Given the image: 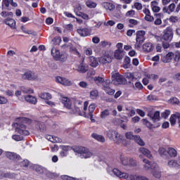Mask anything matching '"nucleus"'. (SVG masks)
I'll list each match as a JSON object with an SVG mask.
<instances>
[{
    "label": "nucleus",
    "instance_id": "obj_1",
    "mask_svg": "<svg viewBox=\"0 0 180 180\" xmlns=\"http://www.w3.org/2000/svg\"><path fill=\"white\" fill-rule=\"evenodd\" d=\"M111 82L112 84H114V85H126V84H127L126 78L119 74L117 70L111 72Z\"/></svg>",
    "mask_w": 180,
    "mask_h": 180
},
{
    "label": "nucleus",
    "instance_id": "obj_2",
    "mask_svg": "<svg viewBox=\"0 0 180 180\" xmlns=\"http://www.w3.org/2000/svg\"><path fill=\"white\" fill-rule=\"evenodd\" d=\"M95 104H91L89 106V114H86V110L88 109V101H85L84 103V114L83 116H84V117H90V120L91 121L92 123H95V119H94V115L92 113H94V112H95Z\"/></svg>",
    "mask_w": 180,
    "mask_h": 180
},
{
    "label": "nucleus",
    "instance_id": "obj_3",
    "mask_svg": "<svg viewBox=\"0 0 180 180\" xmlns=\"http://www.w3.org/2000/svg\"><path fill=\"white\" fill-rule=\"evenodd\" d=\"M120 161L122 165H124L125 167H129V168H134V167H137V162H136L133 158H129L121 155Z\"/></svg>",
    "mask_w": 180,
    "mask_h": 180
},
{
    "label": "nucleus",
    "instance_id": "obj_4",
    "mask_svg": "<svg viewBox=\"0 0 180 180\" xmlns=\"http://www.w3.org/2000/svg\"><path fill=\"white\" fill-rule=\"evenodd\" d=\"M51 55L56 61H65L67 60V54L60 53V51L56 48H52Z\"/></svg>",
    "mask_w": 180,
    "mask_h": 180
},
{
    "label": "nucleus",
    "instance_id": "obj_5",
    "mask_svg": "<svg viewBox=\"0 0 180 180\" xmlns=\"http://www.w3.org/2000/svg\"><path fill=\"white\" fill-rule=\"evenodd\" d=\"M77 153L80 154L81 158H91L94 155L92 152L85 147L79 146L76 150Z\"/></svg>",
    "mask_w": 180,
    "mask_h": 180
},
{
    "label": "nucleus",
    "instance_id": "obj_6",
    "mask_svg": "<svg viewBox=\"0 0 180 180\" xmlns=\"http://www.w3.org/2000/svg\"><path fill=\"white\" fill-rule=\"evenodd\" d=\"M146 32L143 30L137 31L136 32V47L138 49H140L141 47V45L144 43V41L146 40Z\"/></svg>",
    "mask_w": 180,
    "mask_h": 180
},
{
    "label": "nucleus",
    "instance_id": "obj_7",
    "mask_svg": "<svg viewBox=\"0 0 180 180\" xmlns=\"http://www.w3.org/2000/svg\"><path fill=\"white\" fill-rule=\"evenodd\" d=\"M172 37H174V30L172 27H167L163 31L162 39L163 40H165V41H169L172 40Z\"/></svg>",
    "mask_w": 180,
    "mask_h": 180
},
{
    "label": "nucleus",
    "instance_id": "obj_8",
    "mask_svg": "<svg viewBox=\"0 0 180 180\" xmlns=\"http://www.w3.org/2000/svg\"><path fill=\"white\" fill-rule=\"evenodd\" d=\"M22 78L23 79H27L28 81H36V79H39V75L37 73L29 70L22 75Z\"/></svg>",
    "mask_w": 180,
    "mask_h": 180
},
{
    "label": "nucleus",
    "instance_id": "obj_9",
    "mask_svg": "<svg viewBox=\"0 0 180 180\" xmlns=\"http://www.w3.org/2000/svg\"><path fill=\"white\" fill-rule=\"evenodd\" d=\"M143 162H144L143 168L146 171H148V169H154L155 168H157V163L154 162H149L147 159H143Z\"/></svg>",
    "mask_w": 180,
    "mask_h": 180
},
{
    "label": "nucleus",
    "instance_id": "obj_10",
    "mask_svg": "<svg viewBox=\"0 0 180 180\" xmlns=\"http://www.w3.org/2000/svg\"><path fill=\"white\" fill-rule=\"evenodd\" d=\"M77 33H78L81 37H86V36H91V30L80 27L77 30Z\"/></svg>",
    "mask_w": 180,
    "mask_h": 180
},
{
    "label": "nucleus",
    "instance_id": "obj_11",
    "mask_svg": "<svg viewBox=\"0 0 180 180\" xmlns=\"http://www.w3.org/2000/svg\"><path fill=\"white\" fill-rule=\"evenodd\" d=\"M15 131L19 133V134H22V136H29L30 134L29 131L26 130V126H25L23 124L18 125V127L15 128Z\"/></svg>",
    "mask_w": 180,
    "mask_h": 180
},
{
    "label": "nucleus",
    "instance_id": "obj_12",
    "mask_svg": "<svg viewBox=\"0 0 180 180\" xmlns=\"http://www.w3.org/2000/svg\"><path fill=\"white\" fill-rule=\"evenodd\" d=\"M56 82H58L59 84H61L65 86H71V85H72V82H71V80L68 79L65 77H57L56 78Z\"/></svg>",
    "mask_w": 180,
    "mask_h": 180
},
{
    "label": "nucleus",
    "instance_id": "obj_13",
    "mask_svg": "<svg viewBox=\"0 0 180 180\" xmlns=\"http://www.w3.org/2000/svg\"><path fill=\"white\" fill-rule=\"evenodd\" d=\"M112 172L114 175L118 178H122L123 179H127V178H129V174L127 173H123L117 169H113Z\"/></svg>",
    "mask_w": 180,
    "mask_h": 180
},
{
    "label": "nucleus",
    "instance_id": "obj_14",
    "mask_svg": "<svg viewBox=\"0 0 180 180\" xmlns=\"http://www.w3.org/2000/svg\"><path fill=\"white\" fill-rule=\"evenodd\" d=\"M35 129L37 131H40L41 133H44L46 131V124L40 121H37L35 122Z\"/></svg>",
    "mask_w": 180,
    "mask_h": 180
},
{
    "label": "nucleus",
    "instance_id": "obj_15",
    "mask_svg": "<svg viewBox=\"0 0 180 180\" xmlns=\"http://www.w3.org/2000/svg\"><path fill=\"white\" fill-rule=\"evenodd\" d=\"M148 117H150L154 123L160 122V111H156L154 114L152 112L148 113Z\"/></svg>",
    "mask_w": 180,
    "mask_h": 180
},
{
    "label": "nucleus",
    "instance_id": "obj_16",
    "mask_svg": "<svg viewBox=\"0 0 180 180\" xmlns=\"http://www.w3.org/2000/svg\"><path fill=\"white\" fill-rule=\"evenodd\" d=\"M99 63L101 64H108L109 63H112V56H110V54H107L99 58Z\"/></svg>",
    "mask_w": 180,
    "mask_h": 180
},
{
    "label": "nucleus",
    "instance_id": "obj_17",
    "mask_svg": "<svg viewBox=\"0 0 180 180\" xmlns=\"http://www.w3.org/2000/svg\"><path fill=\"white\" fill-rule=\"evenodd\" d=\"M176 120H178V122L180 123V113L176 112L175 114H173L170 117V123L172 126L175 125L176 123Z\"/></svg>",
    "mask_w": 180,
    "mask_h": 180
},
{
    "label": "nucleus",
    "instance_id": "obj_18",
    "mask_svg": "<svg viewBox=\"0 0 180 180\" xmlns=\"http://www.w3.org/2000/svg\"><path fill=\"white\" fill-rule=\"evenodd\" d=\"M175 8H176V6L175 5V4L172 3L167 7H164L162 8V12H164V13H172V12L175 11Z\"/></svg>",
    "mask_w": 180,
    "mask_h": 180
},
{
    "label": "nucleus",
    "instance_id": "obj_19",
    "mask_svg": "<svg viewBox=\"0 0 180 180\" xmlns=\"http://www.w3.org/2000/svg\"><path fill=\"white\" fill-rule=\"evenodd\" d=\"M174 58V53L169 52L166 56H162L161 60L162 63H171Z\"/></svg>",
    "mask_w": 180,
    "mask_h": 180
},
{
    "label": "nucleus",
    "instance_id": "obj_20",
    "mask_svg": "<svg viewBox=\"0 0 180 180\" xmlns=\"http://www.w3.org/2000/svg\"><path fill=\"white\" fill-rule=\"evenodd\" d=\"M79 105H82V101H76L75 103V108L72 109L71 113H79V115H82V113H81V108L78 107Z\"/></svg>",
    "mask_w": 180,
    "mask_h": 180
},
{
    "label": "nucleus",
    "instance_id": "obj_21",
    "mask_svg": "<svg viewBox=\"0 0 180 180\" xmlns=\"http://www.w3.org/2000/svg\"><path fill=\"white\" fill-rule=\"evenodd\" d=\"M6 157H7L8 160H11L13 161L15 160H20V156H19V155L12 152H6Z\"/></svg>",
    "mask_w": 180,
    "mask_h": 180
},
{
    "label": "nucleus",
    "instance_id": "obj_22",
    "mask_svg": "<svg viewBox=\"0 0 180 180\" xmlns=\"http://www.w3.org/2000/svg\"><path fill=\"white\" fill-rule=\"evenodd\" d=\"M62 103H63L65 108H67V109H69V110H71L72 109L71 108V100L67 97H63L62 99Z\"/></svg>",
    "mask_w": 180,
    "mask_h": 180
},
{
    "label": "nucleus",
    "instance_id": "obj_23",
    "mask_svg": "<svg viewBox=\"0 0 180 180\" xmlns=\"http://www.w3.org/2000/svg\"><path fill=\"white\" fill-rule=\"evenodd\" d=\"M5 23L11 27V29H16V21L14 19L7 18L5 20Z\"/></svg>",
    "mask_w": 180,
    "mask_h": 180
},
{
    "label": "nucleus",
    "instance_id": "obj_24",
    "mask_svg": "<svg viewBox=\"0 0 180 180\" xmlns=\"http://www.w3.org/2000/svg\"><path fill=\"white\" fill-rule=\"evenodd\" d=\"M46 140L51 141V143H61L63 140L57 136H53L51 135H46Z\"/></svg>",
    "mask_w": 180,
    "mask_h": 180
},
{
    "label": "nucleus",
    "instance_id": "obj_25",
    "mask_svg": "<svg viewBox=\"0 0 180 180\" xmlns=\"http://www.w3.org/2000/svg\"><path fill=\"white\" fill-rule=\"evenodd\" d=\"M25 100L26 101V102L32 103V105H36L37 103V98L31 95L26 96L25 97Z\"/></svg>",
    "mask_w": 180,
    "mask_h": 180
},
{
    "label": "nucleus",
    "instance_id": "obj_26",
    "mask_svg": "<svg viewBox=\"0 0 180 180\" xmlns=\"http://www.w3.org/2000/svg\"><path fill=\"white\" fill-rule=\"evenodd\" d=\"M168 165L170 168H180V162L178 160H171L168 162Z\"/></svg>",
    "mask_w": 180,
    "mask_h": 180
},
{
    "label": "nucleus",
    "instance_id": "obj_27",
    "mask_svg": "<svg viewBox=\"0 0 180 180\" xmlns=\"http://www.w3.org/2000/svg\"><path fill=\"white\" fill-rule=\"evenodd\" d=\"M154 46H153V44L151 43H146L143 45V50L146 53H150L152 50H153Z\"/></svg>",
    "mask_w": 180,
    "mask_h": 180
},
{
    "label": "nucleus",
    "instance_id": "obj_28",
    "mask_svg": "<svg viewBox=\"0 0 180 180\" xmlns=\"http://www.w3.org/2000/svg\"><path fill=\"white\" fill-rule=\"evenodd\" d=\"M89 64L91 67H94V68L99 65V63L98 62V59L94 56L89 57Z\"/></svg>",
    "mask_w": 180,
    "mask_h": 180
},
{
    "label": "nucleus",
    "instance_id": "obj_29",
    "mask_svg": "<svg viewBox=\"0 0 180 180\" xmlns=\"http://www.w3.org/2000/svg\"><path fill=\"white\" fill-rule=\"evenodd\" d=\"M139 151L141 153V154L146 155V157H147L148 158H151V157H153V155H151V152L146 148H141L139 149Z\"/></svg>",
    "mask_w": 180,
    "mask_h": 180
},
{
    "label": "nucleus",
    "instance_id": "obj_30",
    "mask_svg": "<svg viewBox=\"0 0 180 180\" xmlns=\"http://www.w3.org/2000/svg\"><path fill=\"white\" fill-rule=\"evenodd\" d=\"M152 174L155 178H161V169H160V167H158V165L157 167L155 169H153Z\"/></svg>",
    "mask_w": 180,
    "mask_h": 180
},
{
    "label": "nucleus",
    "instance_id": "obj_31",
    "mask_svg": "<svg viewBox=\"0 0 180 180\" xmlns=\"http://www.w3.org/2000/svg\"><path fill=\"white\" fill-rule=\"evenodd\" d=\"M112 141H115V144H120L123 141V136L117 132Z\"/></svg>",
    "mask_w": 180,
    "mask_h": 180
},
{
    "label": "nucleus",
    "instance_id": "obj_32",
    "mask_svg": "<svg viewBox=\"0 0 180 180\" xmlns=\"http://www.w3.org/2000/svg\"><path fill=\"white\" fill-rule=\"evenodd\" d=\"M77 71L79 72H82V74L86 72V71H88V65L84 64V63H81L77 68Z\"/></svg>",
    "mask_w": 180,
    "mask_h": 180
},
{
    "label": "nucleus",
    "instance_id": "obj_33",
    "mask_svg": "<svg viewBox=\"0 0 180 180\" xmlns=\"http://www.w3.org/2000/svg\"><path fill=\"white\" fill-rule=\"evenodd\" d=\"M124 54H123V51L122 50H115L114 56L117 60H122Z\"/></svg>",
    "mask_w": 180,
    "mask_h": 180
},
{
    "label": "nucleus",
    "instance_id": "obj_34",
    "mask_svg": "<svg viewBox=\"0 0 180 180\" xmlns=\"http://www.w3.org/2000/svg\"><path fill=\"white\" fill-rule=\"evenodd\" d=\"M167 154L169 155V157L174 158V157L178 155V152H176V150H175L174 148H169L167 150Z\"/></svg>",
    "mask_w": 180,
    "mask_h": 180
},
{
    "label": "nucleus",
    "instance_id": "obj_35",
    "mask_svg": "<svg viewBox=\"0 0 180 180\" xmlns=\"http://www.w3.org/2000/svg\"><path fill=\"white\" fill-rule=\"evenodd\" d=\"M117 133V131H116L113 129H109L107 131V136L108 137V139H110V140L113 141V139H115V136H116Z\"/></svg>",
    "mask_w": 180,
    "mask_h": 180
},
{
    "label": "nucleus",
    "instance_id": "obj_36",
    "mask_svg": "<svg viewBox=\"0 0 180 180\" xmlns=\"http://www.w3.org/2000/svg\"><path fill=\"white\" fill-rule=\"evenodd\" d=\"M157 5H158V1H153L151 2V8L153 12L158 13L160 10V7H158Z\"/></svg>",
    "mask_w": 180,
    "mask_h": 180
},
{
    "label": "nucleus",
    "instance_id": "obj_37",
    "mask_svg": "<svg viewBox=\"0 0 180 180\" xmlns=\"http://www.w3.org/2000/svg\"><path fill=\"white\" fill-rule=\"evenodd\" d=\"M91 137L97 140V141H101V143H105V137L102 135H98L97 134H92Z\"/></svg>",
    "mask_w": 180,
    "mask_h": 180
},
{
    "label": "nucleus",
    "instance_id": "obj_38",
    "mask_svg": "<svg viewBox=\"0 0 180 180\" xmlns=\"http://www.w3.org/2000/svg\"><path fill=\"white\" fill-rule=\"evenodd\" d=\"M103 6L108 11H113L115 9V5L112 3L105 2L103 4Z\"/></svg>",
    "mask_w": 180,
    "mask_h": 180
},
{
    "label": "nucleus",
    "instance_id": "obj_39",
    "mask_svg": "<svg viewBox=\"0 0 180 180\" xmlns=\"http://www.w3.org/2000/svg\"><path fill=\"white\" fill-rule=\"evenodd\" d=\"M130 180H148L147 177L143 176L131 175L129 176Z\"/></svg>",
    "mask_w": 180,
    "mask_h": 180
},
{
    "label": "nucleus",
    "instance_id": "obj_40",
    "mask_svg": "<svg viewBox=\"0 0 180 180\" xmlns=\"http://www.w3.org/2000/svg\"><path fill=\"white\" fill-rule=\"evenodd\" d=\"M134 141H135L136 143H137V144H139V146H146V143H144V141H143V139H141V138L140 137V136H136L134 137Z\"/></svg>",
    "mask_w": 180,
    "mask_h": 180
},
{
    "label": "nucleus",
    "instance_id": "obj_41",
    "mask_svg": "<svg viewBox=\"0 0 180 180\" xmlns=\"http://www.w3.org/2000/svg\"><path fill=\"white\" fill-rule=\"evenodd\" d=\"M39 98L49 101V99H51V94L50 93H41L39 94Z\"/></svg>",
    "mask_w": 180,
    "mask_h": 180
},
{
    "label": "nucleus",
    "instance_id": "obj_42",
    "mask_svg": "<svg viewBox=\"0 0 180 180\" xmlns=\"http://www.w3.org/2000/svg\"><path fill=\"white\" fill-rule=\"evenodd\" d=\"M110 115V110L105 109L101 113V119H105V117H108V116Z\"/></svg>",
    "mask_w": 180,
    "mask_h": 180
},
{
    "label": "nucleus",
    "instance_id": "obj_43",
    "mask_svg": "<svg viewBox=\"0 0 180 180\" xmlns=\"http://www.w3.org/2000/svg\"><path fill=\"white\" fill-rule=\"evenodd\" d=\"M158 153L161 157H167V155L168 154V150L164 148H160L158 149Z\"/></svg>",
    "mask_w": 180,
    "mask_h": 180
},
{
    "label": "nucleus",
    "instance_id": "obj_44",
    "mask_svg": "<svg viewBox=\"0 0 180 180\" xmlns=\"http://www.w3.org/2000/svg\"><path fill=\"white\" fill-rule=\"evenodd\" d=\"M86 6H87V8H90L91 9H92L94 8L97 6V4L96 2L89 0L86 1Z\"/></svg>",
    "mask_w": 180,
    "mask_h": 180
},
{
    "label": "nucleus",
    "instance_id": "obj_45",
    "mask_svg": "<svg viewBox=\"0 0 180 180\" xmlns=\"http://www.w3.org/2000/svg\"><path fill=\"white\" fill-rule=\"evenodd\" d=\"M98 95H99L98 90H92L90 91L91 99H96V98H98Z\"/></svg>",
    "mask_w": 180,
    "mask_h": 180
},
{
    "label": "nucleus",
    "instance_id": "obj_46",
    "mask_svg": "<svg viewBox=\"0 0 180 180\" xmlns=\"http://www.w3.org/2000/svg\"><path fill=\"white\" fill-rule=\"evenodd\" d=\"M168 102L171 105H178V103H179V100H178L176 97H173V98H170L168 101Z\"/></svg>",
    "mask_w": 180,
    "mask_h": 180
},
{
    "label": "nucleus",
    "instance_id": "obj_47",
    "mask_svg": "<svg viewBox=\"0 0 180 180\" xmlns=\"http://www.w3.org/2000/svg\"><path fill=\"white\" fill-rule=\"evenodd\" d=\"M100 46L101 47H110V46H112V43H110V41H102L100 42Z\"/></svg>",
    "mask_w": 180,
    "mask_h": 180
},
{
    "label": "nucleus",
    "instance_id": "obj_48",
    "mask_svg": "<svg viewBox=\"0 0 180 180\" xmlns=\"http://www.w3.org/2000/svg\"><path fill=\"white\" fill-rule=\"evenodd\" d=\"M136 136L133 135V132L129 131V132H127L125 134V137L126 139H128V140H134V137Z\"/></svg>",
    "mask_w": 180,
    "mask_h": 180
},
{
    "label": "nucleus",
    "instance_id": "obj_49",
    "mask_svg": "<svg viewBox=\"0 0 180 180\" xmlns=\"http://www.w3.org/2000/svg\"><path fill=\"white\" fill-rule=\"evenodd\" d=\"M12 139L15 141H22V140H23V136L15 134V135H13Z\"/></svg>",
    "mask_w": 180,
    "mask_h": 180
},
{
    "label": "nucleus",
    "instance_id": "obj_50",
    "mask_svg": "<svg viewBox=\"0 0 180 180\" xmlns=\"http://www.w3.org/2000/svg\"><path fill=\"white\" fill-rule=\"evenodd\" d=\"M103 89L106 92V94H108V95H113V94H115V90L111 89L110 86L108 87H105V89Z\"/></svg>",
    "mask_w": 180,
    "mask_h": 180
},
{
    "label": "nucleus",
    "instance_id": "obj_51",
    "mask_svg": "<svg viewBox=\"0 0 180 180\" xmlns=\"http://www.w3.org/2000/svg\"><path fill=\"white\" fill-rule=\"evenodd\" d=\"M134 6L136 11H141V9H143V4L139 2H135Z\"/></svg>",
    "mask_w": 180,
    "mask_h": 180
},
{
    "label": "nucleus",
    "instance_id": "obj_52",
    "mask_svg": "<svg viewBox=\"0 0 180 180\" xmlns=\"http://www.w3.org/2000/svg\"><path fill=\"white\" fill-rule=\"evenodd\" d=\"M34 169H35L36 172H37L38 174H43V168H41L38 165H35L34 166Z\"/></svg>",
    "mask_w": 180,
    "mask_h": 180
},
{
    "label": "nucleus",
    "instance_id": "obj_53",
    "mask_svg": "<svg viewBox=\"0 0 180 180\" xmlns=\"http://www.w3.org/2000/svg\"><path fill=\"white\" fill-rule=\"evenodd\" d=\"M142 122H143V124H145V126H146V127H148V129H151V127H153V124H151V122H149L148 120H147L146 119L142 120Z\"/></svg>",
    "mask_w": 180,
    "mask_h": 180
},
{
    "label": "nucleus",
    "instance_id": "obj_54",
    "mask_svg": "<svg viewBox=\"0 0 180 180\" xmlns=\"http://www.w3.org/2000/svg\"><path fill=\"white\" fill-rule=\"evenodd\" d=\"M174 61H176V63H178V61H179L180 60V51H176L175 52V53L174 54Z\"/></svg>",
    "mask_w": 180,
    "mask_h": 180
},
{
    "label": "nucleus",
    "instance_id": "obj_55",
    "mask_svg": "<svg viewBox=\"0 0 180 180\" xmlns=\"http://www.w3.org/2000/svg\"><path fill=\"white\" fill-rule=\"evenodd\" d=\"M129 27H133V25L134 26H136V25H139V21H137V20H134V19H129Z\"/></svg>",
    "mask_w": 180,
    "mask_h": 180
},
{
    "label": "nucleus",
    "instance_id": "obj_56",
    "mask_svg": "<svg viewBox=\"0 0 180 180\" xmlns=\"http://www.w3.org/2000/svg\"><path fill=\"white\" fill-rule=\"evenodd\" d=\"M125 15L127 18H133V16L136 15V11H134V10H130L127 11Z\"/></svg>",
    "mask_w": 180,
    "mask_h": 180
},
{
    "label": "nucleus",
    "instance_id": "obj_57",
    "mask_svg": "<svg viewBox=\"0 0 180 180\" xmlns=\"http://www.w3.org/2000/svg\"><path fill=\"white\" fill-rule=\"evenodd\" d=\"M103 89L110 86V80L106 79L105 81H103Z\"/></svg>",
    "mask_w": 180,
    "mask_h": 180
},
{
    "label": "nucleus",
    "instance_id": "obj_58",
    "mask_svg": "<svg viewBox=\"0 0 180 180\" xmlns=\"http://www.w3.org/2000/svg\"><path fill=\"white\" fill-rule=\"evenodd\" d=\"M79 86H80V88H83L84 89H86V88H88V83L84 81L80 82L79 83Z\"/></svg>",
    "mask_w": 180,
    "mask_h": 180
},
{
    "label": "nucleus",
    "instance_id": "obj_59",
    "mask_svg": "<svg viewBox=\"0 0 180 180\" xmlns=\"http://www.w3.org/2000/svg\"><path fill=\"white\" fill-rule=\"evenodd\" d=\"M52 41L55 46H57V44H60L61 43V39L58 37H56L52 40Z\"/></svg>",
    "mask_w": 180,
    "mask_h": 180
},
{
    "label": "nucleus",
    "instance_id": "obj_60",
    "mask_svg": "<svg viewBox=\"0 0 180 180\" xmlns=\"http://www.w3.org/2000/svg\"><path fill=\"white\" fill-rule=\"evenodd\" d=\"M5 103H8V98L0 96V105H5Z\"/></svg>",
    "mask_w": 180,
    "mask_h": 180
},
{
    "label": "nucleus",
    "instance_id": "obj_61",
    "mask_svg": "<svg viewBox=\"0 0 180 180\" xmlns=\"http://www.w3.org/2000/svg\"><path fill=\"white\" fill-rule=\"evenodd\" d=\"M30 164V162H29V160H24L22 162H21L20 166L27 167H29Z\"/></svg>",
    "mask_w": 180,
    "mask_h": 180
},
{
    "label": "nucleus",
    "instance_id": "obj_62",
    "mask_svg": "<svg viewBox=\"0 0 180 180\" xmlns=\"http://www.w3.org/2000/svg\"><path fill=\"white\" fill-rule=\"evenodd\" d=\"M169 115H171V111L166 110L165 112L162 113V117H164V119H167Z\"/></svg>",
    "mask_w": 180,
    "mask_h": 180
},
{
    "label": "nucleus",
    "instance_id": "obj_63",
    "mask_svg": "<svg viewBox=\"0 0 180 180\" xmlns=\"http://www.w3.org/2000/svg\"><path fill=\"white\" fill-rule=\"evenodd\" d=\"M169 22H172V23H176V22H178L179 18L177 16H171L169 18Z\"/></svg>",
    "mask_w": 180,
    "mask_h": 180
},
{
    "label": "nucleus",
    "instance_id": "obj_64",
    "mask_svg": "<svg viewBox=\"0 0 180 180\" xmlns=\"http://www.w3.org/2000/svg\"><path fill=\"white\" fill-rule=\"evenodd\" d=\"M112 123L115 125L120 124V123H123V120L119 118H115L112 120Z\"/></svg>",
    "mask_w": 180,
    "mask_h": 180
}]
</instances>
